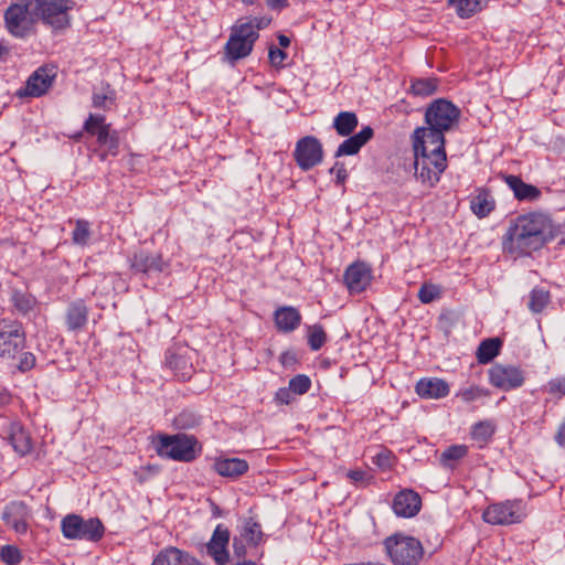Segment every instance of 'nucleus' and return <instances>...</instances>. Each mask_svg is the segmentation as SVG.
Segmentation results:
<instances>
[{
  "instance_id": "obj_14",
  "label": "nucleus",
  "mask_w": 565,
  "mask_h": 565,
  "mask_svg": "<svg viewBox=\"0 0 565 565\" xmlns=\"http://www.w3.org/2000/svg\"><path fill=\"white\" fill-rule=\"evenodd\" d=\"M56 76L54 67L42 66L38 68L26 81L23 88L18 90V96L40 97L52 86Z\"/></svg>"
},
{
  "instance_id": "obj_55",
  "label": "nucleus",
  "mask_w": 565,
  "mask_h": 565,
  "mask_svg": "<svg viewBox=\"0 0 565 565\" xmlns=\"http://www.w3.org/2000/svg\"><path fill=\"white\" fill-rule=\"evenodd\" d=\"M555 440L559 446H565V418L558 427V430L555 435Z\"/></svg>"
},
{
  "instance_id": "obj_20",
  "label": "nucleus",
  "mask_w": 565,
  "mask_h": 565,
  "mask_svg": "<svg viewBox=\"0 0 565 565\" xmlns=\"http://www.w3.org/2000/svg\"><path fill=\"white\" fill-rule=\"evenodd\" d=\"M130 265L135 271L142 274L161 273L166 267L160 254L145 250L136 252L130 259Z\"/></svg>"
},
{
  "instance_id": "obj_4",
  "label": "nucleus",
  "mask_w": 565,
  "mask_h": 565,
  "mask_svg": "<svg viewBox=\"0 0 565 565\" xmlns=\"http://www.w3.org/2000/svg\"><path fill=\"white\" fill-rule=\"evenodd\" d=\"M156 451L161 458L179 462H192L202 452L198 438L186 434H160L154 444Z\"/></svg>"
},
{
  "instance_id": "obj_54",
  "label": "nucleus",
  "mask_w": 565,
  "mask_h": 565,
  "mask_svg": "<svg viewBox=\"0 0 565 565\" xmlns=\"http://www.w3.org/2000/svg\"><path fill=\"white\" fill-rule=\"evenodd\" d=\"M267 7L271 10H281L288 7V0H267Z\"/></svg>"
},
{
  "instance_id": "obj_30",
  "label": "nucleus",
  "mask_w": 565,
  "mask_h": 565,
  "mask_svg": "<svg viewBox=\"0 0 565 565\" xmlns=\"http://www.w3.org/2000/svg\"><path fill=\"white\" fill-rule=\"evenodd\" d=\"M359 119L353 111H341L333 119V128L341 137H349L358 127Z\"/></svg>"
},
{
  "instance_id": "obj_17",
  "label": "nucleus",
  "mask_w": 565,
  "mask_h": 565,
  "mask_svg": "<svg viewBox=\"0 0 565 565\" xmlns=\"http://www.w3.org/2000/svg\"><path fill=\"white\" fill-rule=\"evenodd\" d=\"M230 537L231 534L228 529L218 524L215 527L211 540L206 544V552L216 565H227L230 562V554L227 551Z\"/></svg>"
},
{
  "instance_id": "obj_31",
  "label": "nucleus",
  "mask_w": 565,
  "mask_h": 565,
  "mask_svg": "<svg viewBox=\"0 0 565 565\" xmlns=\"http://www.w3.org/2000/svg\"><path fill=\"white\" fill-rule=\"evenodd\" d=\"M92 104L95 108L110 110L116 105V92L109 84H104L93 92Z\"/></svg>"
},
{
  "instance_id": "obj_27",
  "label": "nucleus",
  "mask_w": 565,
  "mask_h": 565,
  "mask_svg": "<svg viewBox=\"0 0 565 565\" xmlns=\"http://www.w3.org/2000/svg\"><path fill=\"white\" fill-rule=\"evenodd\" d=\"M470 209L478 218L487 217L495 209V200L487 189H478L470 199Z\"/></svg>"
},
{
  "instance_id": "obj_58",
  "label": "nucleus",
  "mask_w": 565,
  "mask_h": 565,
  "mask_svg": "<svg viewBox=\"0 0 565 565\" xmlns=\"http://www.w3.org/2000/svg\"><path fill=\"white\" fill-rule=\"evenodd\" d=\"M258 2V0H243V3H245L246 6H253V4H256Z\"/></svg>"
},
{
  "instance_id": "obj_32",
  "label": "nucleus",
  "mask_w": 565,
  "mask_h": 565,
  "mask_svg": "<svg viewBox=\"0 0 565 565\" xmlns=\"http://www.w3.org/2000/svg\"><path fill=\"white\" fill-rule=\"evenodd\" d=\"M241 539L252 546H258L264 539L262 525L252 518L245 520L241 531Z\"/></svg>"
},
{
  "instance_id": "obj_42",
  "label": "nucleus",
  "mask_w": 565,
  "mask_h": 565,
  "mask_svg": "<svg viewBox=\"0 0 565 565\" xmlns=\"http://www.w3.org/2000/svg\"><path fill=\"white\" fill-rule=\"evenodd\" d=\"M288 387L295 395H303L311 387V380L305 374H298L290 379Z\"/></svg>"
},
{
  "instance_id": "obj_35",
  "label": "nucleus",
  "mask_w": 565,
  "mask_h": 565,
  "mask_svg": "<svg viewBox=\"0 0 565 565\" xmlns=\"http://www.w3.org/2000/svg\"><path fill=\"white\" fill-rule=\"evenodd\" d=\"M490 396V392L488 388L478 386V385H470L467 387L460 388L456 397H459L463 403L470 404L477 401H481L483 398H487Z\"/></svg>"
},
{
  "instance_id": "obj_49",
  "label": "nucleus",
  "mask_w": 565,
  "mask_h": 565,
  "mask_svg": "<svg viewBox=\"0 0 565 565\" xmlns=\"http://www.w3.org/2000/svg\"><path fill=\"white\" fill-rule=\"evenodd\" d=\"M271 22V19L268 17H257L253 19H248L246 21L237 22L238 24H247L253 28V30L258 33L259 30L267 28Z\"/></svg>"
},
{
  "instance_id": "obj_3",
  "label": "nucleus",
  "mask_w": 565,
  "mask_h": 565,
  "mask_svg": "<svg viewBox=\"0 0 565 565\" xmlns=\"http://www.w3.org/2000/svg\"><path fill=\"white\" fill-rule=\"evenodd\" d=\"M25 347V332L22 323L17 320H0V361L15 366L21 372L30 371L35 366V356L32 352H23Z\"/></svg>"
},
{
  "instance_id": "obj_44",
  "label": "nucleus",
  "mask_w": 565,
  "mask_h": 565,
  "mask_svg": "<svg viewBox=\"0 0 565 565\" xmlns=\"http://www.w3.org/2000/svg\"><path fill=\"white\" fill-rule=\"evenodd\" d=\"M0 557L8 565H17L22 558L20 551L12 545L3 546L0 551Z\"/></svg>"
},
{
  "instance_id": "obj_39",
  "label": "nucleus",
  "mask_w": 565,
  "mask_h": 565,
  "mask_svg": "<svg viewBox=\"0 0 565 565\" xmlns=\"http://www.w3.org/2000/svg\"><path fill=\"white\" fill-rule=\"evenodd\" d=\"M90 238L89 223L85 220H77L72 232V241L76 245L85 246Z\"/></svg>"
},
{
  "instance_id": "obj_8",
  "label": "nucleus",
  "mask_w": 565,
  "mask_h": 565,
  "mask_svg": "<svg viewBox=\"0 0 565 565\" xmlns=\"http://www.w3.org/2000/svg\"><path fill=\"white\" fill-rule=\"evenodd\" d=\"M38 21L50 26L54 31H62L71 25V11L75 2L73 0H31Z\"/></svg>"
},
{
  "instance_id": "obj_16",
  "label": "nucleus",
  "mask_w": 565,
  "mask_h": 565,
  "mask_svg": "<svg viewBox=\"0 0 565 565\" xmlns=\"http://www.w3.org/2000/svg\"><path fill=\"white\" fill-rule=\"evenodd\" d=\"M1 518L6 525L11 527L15 533L25 534L29 530L31 512L25 503L13 501L6 505Z\"/></svg>"
},
{
  "instance_id": "obj_40",
  "label": "nucleus",
  "mask_w": 565,
  "mask_h": 565,
  "mask_svg": "<svg viewBox=\"0 0 565 565\" xmlns=\"http://www.w3.org/2000/svg\"><path fill=\"white\" fill-rule=\"evenodd\" d=\"M443 289L440 286L431 282H424L418 290V299L422 303H430L439 299Z\"/></svg>"
},
{
  "instance_id": "obj_41",
  "label": "nucleus",
  "mask_w": 565,
  "mask_h": 565,
  "mask_svg": "<svg viewBox=\"0 0 565 565\" xmlns=\"http://www.w3.org/2000/svg\"><path fill=\"white\" fill-rule=\"evenodd\" d=\"M327 341V334L321 326L315 324L309 328L308 344L311 350H320Z\"/></svg>"
},
{
  "instance_id": "obj_23",
  "label": "nucleus",
  "mask_w": 565,
  "mask_h": 565,
  "mask_svg": "<svg viewBox=\"0 0 565 565\" xmlns=\"http://www.w3.org/2000/svg\"><path fill=\"white\" fill-rule=\"evenodd\" d=\"M416 393L423 398H443L450 392L449 385L441 379H422L415 386Z\"/></svg>"
},
{
  "instance_id": "obj_46",
  "label": "nucleus",
  "mask_w": 565,
  "mask_h": 565,
  "mask_svg": "<svg viewBox=\"0 0 565 565\" xmlns=\"http://www.w3.org/2000/svg\"><path fill=\"white\" fill-rule=\"evenodd\" d=\"M347 477L355 486H365L372 480V477L361 469L349 470Z\"/></svg>"
},
{
  "instance_id": "obj_47",
  "label": "nucleus",
  "mask_w": 565,
  "mask_h": 565,
  "mask_svg": "<svg viewBox=\"0 0 565 565\" xmlns=\"http://www.w3.org/2000/svg\"><path fill=\"white\" fill-rule=\"evenodd\" d=\"M268 58L274 67L279 68L284 66V62L287 58V54L280 47L271 45L269 47Z\"/></svg>"
},
{
  "instance_id": "obj_48",
  "label": "nucleus",
  "mask_w": 565,
  "mask_h": 565,
  "mask_svg": "<svg viewBox=\"0 0 565 565\" xmlns=\"http://www.w3.org/2000/svg\"><path fill=\"white\" fill-rule=\"evenodd\" d=\"M547 392L554 396H564L565 395V376L556 377L551 380L547 383Z\"/></svg>"
},
{
  "instance_id": "obj_1",
  "label": "nucleus",
  "mask_w": 565,
  "mask_h": 565,
  "mask_svg": "<svg viewBox=\"0 0 565 565\" xmlns=\"http://www.w3.org/2000/svg\"><path fill=\"white\" fill-rule=\"evenodd\" d=\"M460 109L451 102L439 98L426 109V127L417 128L413 134L415 152V175L428 188H434L447 169L445 132L457 126Z\"/></svg>"
},
{
  "instance_id": "obj_53",
  "label": "nucleus",
  "mask_w": 565,
  "mask_h": 565,
  "mask_svg": "<svg viewBox=\"0 0 565 565\" xmlns=\"http://www.w3.org/2000/svg\"><path fill=\"white\" fill-rule=\"evenodd\" d=\"M331 173H335L337 183L343 184L348 178V172L343 163L337 162L330 170Z\"/></svg>"
},
{
  "instance_id": "obj_18",
  "label": "nucleus",
  "mask_w": 565,
  "mask_h": 565,
  "mask_svg": "<svg viewBox=\"0 0 565 565\" xmlns=\"http://www.w3.org/2000/svg\"><path fill=\"white\" fill-rule=\"evenodd\" d=\"M392 508L396 515L412 518L419 512L422 498L414 490L404 489L394 497Z\"/></svg>"
},
{
  "instance_id": "obj_36",
  "label": "nucleus",
  "mask_w": 565,
  "mask_h": 565,
  "mask_svg": "<svg viewBox=\"0 0 565 565\" xmlns=\"http://www.w3.org/2000/svg\"><path fill=\"white\" fill-rule=\"evenodd\" d=\"M468 454V446L452 445L449 446L440 456V462L445 467L452 468L457 461L465 458Z\"/></svg>"
},
{
  "instance_id": "obj_43",
  "label": "nucleus",
  "mask_w": 565,
  "mask_h": 565,
  "mask_svg": "<svg viewBox=\"0 0 565 565\" xmlns=\"http://www.w3.org/2000/svg\"><path fill=\"white\" fill-rule=\"evenodd\" d=\"M200 417L193 412L183 411L174 418V425L180 429H189L198 426Z\"/></svg>"
},
{
  "instance_id": "obj_22",
  "label": "nucleus",
  "mask_w": 565,
  "mask_h": 565,
  "mask_svg": "<svg viewBox=\"0 0 565 565\" xmlns=\"http://www.w3.org/2000/svg\"><path fill=\"white\" fill-rule=\"evenodd\" d=\"M301 313L292 306H284L274 312V321L278 331L289 333L295 331L301 323Z\"/></svg>"
},
{
  "instance_id": "obj_25",
  "label": "nucleus",
  "mask_w": 565,
  "mask_h": 565,
  "mask_svg": "<svg viewBox=\"0 0 565 565\" xmlns=\"http://www.w3.org/2000/svg\"><path fill=\"white\" fill-rule=\"evenodd\" d=\"M373 129L370 126L364 127L358 134L349 136L339 147L335 152L337 157L353 156L373 137Z\"/></svg>"
},
{
  "instance_id": "obj_45",
  "label": "nucleus",
  "mask_w": 565,
  "mask_h": 565,
  "mask_svg": "<svg viewBox=\"0 0 565 565\" xmlns=\"http://www.w3.org/2000/svg\"><path fill=\"white\" fill-rule=\"evenodd\" d=\"M394 461H395L394 455L392 454V451H390L387 449L381 450L373 458V463L383 470L391 469L394 465Z\"/></svg>"
},
{
  "instance_id": "obj_5",
  "label": "nucleus",
  "mask_w": 565,
  "mask_h": 565,
  "mask_svg": "<svg viewBox=\"0 0 565 565\" xmlns=\"http://www.w3.org/2000/svg\"><path fill=\"white\" fill-rule=\"evenodd\" d=\"M385 552L394 565H417L424 556L422 542L404 533H395L383 542Z\"/></svg>"
},
{
  "instance_id": "obj_56",
  "label": "nucleus",
  "mask_w": 565,
  "mask_h": 565,
  "mask_svg": "<svg viewBox=\"0 0 565 565\" xmlns=\"http://www.w3.org/2000/svg\"><path fill=\"white\" fill-rule=\"evenodd\" d=\"M278 43L281 47H288L290 45V39L285 34H279Z\"/></svg>"
},
{
  "instance_id": "obj_7",
  "label": "nucleus",
  "mask_w": 565,
  "mask_h": 565,
  "mask_svg": "<svg viewBox=\"0 0 565 565\" xmlns=\"http://www.w3.org/2000/svg\"><path fill=\"white\" fill-rule=\"evenodd\" d=\"M61 532L66 540L99 542L105 526L98 518L84 519L79 514H66L61 520Z\"/></svg>"
},
{
  "instance_id": "obj_26",
  "label": "nucleus",
  "mask_w": 565,
  "mask_h": 565,
  "mask_svg": "<svg viewBox=\"0 0 565 565\" xmlns=\"http://www.w3.org/2000/svg\"><path fill=\"white\" fill-rule=\"evenodd\" d=\"M216 473L222 477L237 478L248 471V462L239 458H217L213 465Z\"/></svg>"
},
{
  "instance_id": "obj_9",
  "label": "nucleus",
  "mask_w": 565,
  "mask_h": 565,
  "mask_svg": "<svg viewBox=\"0 0 565 565\" xmlns=\"http://www.w3.org/2000/svg\"><path fill=\"white\" fill-rule=\"evenodd\" d=\"M258 38L259 34L252 26L236 23L232 28L230 38L224 46L223 60L234 65L237 61L247 57L252 53Z\"/></svg>"
},
{
  "instance_id": "obj_21",
  "label": "nucleus",
  "mask_w": 565,
  "mask_h": 565,
  "mask_svg": "<svg viewBox=\"0 0 565 565\" xmlns=\"http://www.w3.org/2000/svg\"><path fill=\"white\" fill-rule=\"evenodd\" d=\"M505 184L513 192L518 201L533 202L541 198V190L535 185L525 183L520 177L513 174L503 175Z\"/></svg>"
},
{
  "instance_id": "obj_19",
  "label": "nucleus",
  "mask_w": 565,
  "mask_h": 565,
  "mask_svg": "<svg viewBox=\"0 0 565 565\" xmlns=\"http://www.w3.org/2000/svg\"><path fill=\"white\" fill-rule=\"evenodd\" d=\"M89 309L82 299L72 301L65 311V324L70 332L82 331L88 322Z\"/></svg>"
},
{
  "instance_id": "obj_2",
  "label": "nucleus",
  "mask_w": 565,
  "mask_h": 565,
  "mask_svg": "<svg viewBox=\"0 0 565 565\" xmlns=\"http://www.w3.org/2000/svg\"><path fill=\"white\" fill-rule=\"evenodd\" d=\"M558 228L543 213H526L510 221L503 235V250L514 257L527 256L554 239Z\"/></svg>"
},
{
  "instance_id": "obj_34",
  "label": "nucleus",
  "mask_w": 565,
  "mask_h": 565,
  "mask_svg": "<svg viewBox=\"0 0 565 565\" xmlns=\"http://www.w3.org/2000/svg\"><path fill=\"white\" fill-rule=\"evenodd\" d=\"M551 301V295L548 290L543 288H534L529 296V309L533 313L542 312Z\"/></svg>"
},
{
  "instance_id": "obj_24",
  "label": "nucleus",
  "mask_w": 565,
  "mask_h": 565,
  "mask_svg": "<svg viewBox=\"0 0 565 565\" xmlns=\"http://www.w3.org/2000/svg\"><path fill=\"white\" fill-rule=\"evenodd\" d=\"M151 565H202L189 553L177 547H167L159 552Z\"/></svg>"
},
{
  "instance_id": "obj_11",
  "label": "nucleus",
  "mask_w": 565,
  "mask_h": 565,
  "mask_svg": "<svg viewBox=\"0 0 565 565\" xmlns=\"http://www.w3.org/2000/svg\"><path fill=\"white\" fill-rule=\"evenodd\" d=\"M83 128L88 135L96 136L98 145L106 147L99 154L100 160L104 161L108 156L115 157L118 154V135L116 131L110 130V125L106 122L105 116L89 114Z\"/></svg>"
},
{
  "instance_id": "obj_29",
  "label": "nucleus",
  "mask_w": 565,
  "mask_h": 565,
  "mask_svg": "<svg viewBox=\"0 0 565 565\" xmlns=\"http://www.w3.org/2000/svg\"><path fill=\"white\" fill-rule=\"evenodd\" d=\"M495 423L492 419H484L471 426L470 437L478 448L486 447L495 433Z\"/></svg>"
},
{
  "instance_id": "obj_33",
  "label": "nucleus",
  "mask_w": 565,
  "mask_h": 565,
  "mask_svg": "<svg viewBox=\"0 0 565 565\" xmlns=\"http://www.w3.org/2000/svg\"><path fill=\"white\" fill-rule=\"evenodd\" d=\"M501 341L492 338L483 340L477 350V359L479 363L487 364L491 362L500 352Z\"/></svg>"
},
{
  "instance_id": "obj_12",
  "label": "nucleus",
  "mask_w": 565,
  "mask_h": 565,
  "mask_svg": "<svg viewBox=\"0 0 565 565\" xmlns=\"http://www.w3.org/2000/svg\"><path fill=\"white\" fill-rule=\"evenodd\" d=\"M294 158L303 171L316 167L323 158L321 142L313 136H306L299 139L296 143Z\"/></svg>"
},
{
  "instance_id": "obj_6",
  "label": "nucleus",
  "mask_w": 565,
  "mask_h": 565,
  "mask_svg": "<svg viewBox=\"0 0 565 565\" xmlns=\"http://www.w3.org/2000/svg\"><path fill=\"white\" fill-rule=\"evenodd\" d=\"M38 22L31 0H12L4 12V24L8 32L23 39L34 31Z\"/></svg>"
},
{
  "instance_id": "obj_57",
  "label": "nucleus",
  "mask_w": 565,
  "mask_h": 565,
  "mask_svg": "<svg viewBox=\"0 0 565 565\" xmlns=\"http://www.w3.org/2000/svg\"><path fill=\"white\" fill-rule=\"evenodd\" d=\"M9 54V49L4 44L0 43V61H4Z\"/></svg>"
},
{
  "instance_id": "obj_15",
  "label": "nucleus",
  "mask_w": 565,
  "mask_h": 565,
  "mask_svg": "<svg viewBox=\"0 0 565 565\" xmlns=\"http://www.w3.org/2000/svg\"><path fill=\"white\" fill-rule=\"evenodd\" d=\"M372 269L364 262L351 264L344 273V282L351 295L361 294L372 282Z\"/></svg>"
},
{
  "instance_id": "obj_10",
  "label": "nucleus",
  "mask_w": 565,
  "mask_h": 565,
  "mask_svg": "<svg viewBox=\"0 0 565 565\" xmlns=\"http://www.w3.org/2000/svg\"><path fill=\"white\" fill-rule=\"evenodd\" d=\"M527 515L526 504L521 499L492 503L482 513L484 522L492 525L521 523Z\"/></svg>"
},
{
  "instance_id": "obj_38",
  "label": "nucleus",
  "mask_w": 565,
  "mask_h": 565,
  "mask_svg": "<svg viewBox=\"0 0 565 565\" xmlns=\"http://www.w3.org/2000/svg\"><path fill=\"white\" fill-rule=\"evenodd\" d=\"M460 18H470L481 10V0H449Z\"/></svg>"
},
{
  "instance_id": "obj_37",
  "label": "nucleus",
  "mask_w": 565,
  "mask_h": 565,
  "mask_svg": "<svg viewBox=\"0 0 565 565\" xmlns=\"http://www.w3.org/2000/svg\"><path fill=\"white\" fill-rule=\"evenodd\" d=\"M438 87L436 78H417L412 82L411 90L416 96L427 97L433 95Z\"/></svg>"
},
{
  "instance_id": "obj_51",
  "label": "nucleus",
  "mask_w": 565,
  "mask_h": 565,
  "mask_svg": "<svg viewBox=\"0 0 565 565\" xmlns=\"http://www.w3.org/2000/svg\"><path fill=\"white\" fill-rule=\"evenodd\" d=\"M243 541V539L236 536L233 539V554L235 562L246 559L247 551Z\"/></svg>"
},
{
  "instance_id": "obj_50",
  "label": "nucleus",
  "mask_w": 565,
  "mask_h": 565,
  "mask_svg": "<svg viewBox=\"0 0 565 565\" xmlns=\"http://www.w3.org/2000/svg\"><path fill=\"white\" fill-rule=\"evenodd\" d=\"M274 401L279 405H289L295 401V397L289 387H280L276 392Z\"/></svg>"
},
{
  "instance_id": "obj_28",
  "label": "nucleus",
  "mask_w": 565,
  "mask_h": 565,
  "mask_svg": "<svg viewBox=\"0 0 565 565\" xmlns=\"http://www.w3.org/2000/svg\"><path fill=\"white\" fill-rule=\"evenodd\" d=\"M9 440L14 451L21 456L29 454L32 449L30 434L19 423H12L10 425Z\"/></svg>"
},
{
  "instance_id": "obj_13",
  "label": "nucleus",
  "mask_w": 565,
  "mask_h": 565,
  "mask_svg": "<svg viewBox=\"0 0 565 565\" xmlns=\"http://www.w3.org/2000/svg\"><path fill=\"white\" fill-rule=\"evenodd\" d=\"M489 382L502 391H511L523 385L524 373L518 366L494 364L489 371Z\"/></svg>"
},
{
  "instance_id": "obj_52",
  "label": "nucleus",
  "mask_w": 565,
  "mask_h": 565,
  "mask_svg": "<svg viewBox=\"0 0 565 565\" xmlns=\"http://www.w3.org/2000/svg\"><path fill=\"white\" fill-rule=\"evenodd\" d=\"M32 305L33 302L29 297L21 294L14 296V306L19 311L28 312L32 308Z\"/></svg>"
}]
</instances>
